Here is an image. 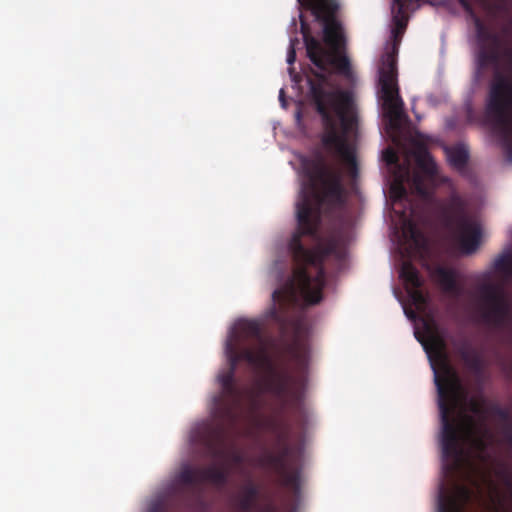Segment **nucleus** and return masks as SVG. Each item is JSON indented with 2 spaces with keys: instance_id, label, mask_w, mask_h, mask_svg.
<instances>
[{
  "instance_id": "1",
  "label": "nucleus",
  "mask_w": 512,
  "mask_h": 512,
  "mask_svg": "<svg viewBox=\"0 0 512 512\" xmlns=\"http://www.w3.org/2000/svg\"><path fill=\"white\" fill-rule=\"evenodd\" d=\"M237 338L225 346L228 368L218 375L221 392L213 397L212 419L195 423L189 441L201 448H226L229 434L245 418L255 433L274 438L279 448H289L292 419L302 425L307 417L303 401L308 352L302 348L292 352L293 374L272 363L258 321H240Z\"/></svg>"
},
{
  "instance_id": "2",
  "label": "nucleus",
  "mask_w": 512,
  "mask_h": 512,
  "mask_svg": "<svg viewBox=\"0 0 512 512\" xmlns=\"http://www.w3.org/2000/svg\"><path fill=\"white\" fill-rule=\"evenodd\" d=\"M302 167L308 183L301 189L296 204L298 227L288 242L293 268L287 280L273 291V305L267 312V316L280 325L285 324L292 307L315 305L322 300L326 283L324 262L336 247L330 243L309 249L303 244L302 237L316 234L324 205L337 207L345 202L339 169L327 164L323 158L304 159Z\"/></svg>"
},
{
  "instance_id": "3",
  "label": "nucleus",
  "mask_w": 512,
  "mask_h": 512,
  "mask_svg": "<svg viewBox=\"0 0 512 512\" xmlns=\"http://www.w3.org/2000/svg\"><path fill=\"white\" fill-rule=\"evenodd\" d=\"M311 10L323 25V41L312 36L308 24L301 19V33L306 54L319 70H312L307 78L309 94L321 117H356L353 97L348 91L332 90L330 76L338 74L351 79L353 70L346 55V36L337 19V0H297Z\"/></svg>"
},
{
  "instance_id": "4",
  "label": "nucleus",
  "mask_w": 512,
  "mask_h": 512,
  "mask_svg": "<svg viewBox=\"0 0 512 512\" xmlns=\"http://www.w3.org/2000/svg\"><path fill=\"white\" fill-rule=\"evenodd\" d=\"M441 422L440 448H489L483 439L490 434L492 421L500 436L512 444V413L483 394L468 396L451 365L445 375H436Z\"/></svg>"
},
{
  "instance_id": "5",
  "label": "nucleus",
  "mask_w": 512,
  "mask_h": 512,
  "mask_svg": "<svg viewBox=\"0 0 512 512\" xmlns=\"http://www.w3.org/2000/svg\"><path fill=\"white\" fill-rule=\"evenodd\" d=\"M475 30L478 67L494 68L487 95L486 114L500 129L507 156L512 160V78L500 70V63L504 59L512 66V47L501 34L489 28L479 18H475Z\"/></svg>"
},
{
  "instance_id": "6",
  "label": "nucleus",
  "mask_w": 512,
  "mask_h": 512,
  "mask_svg": "<svg viewBox=\"0 0 512 512\" xmlns=\"http://www.w3.org/2000/svg\"><path fill=\"white\" fill-rule=\"evenodd\" d=\"M213 463L205 467H192L189 464L182 465L175 475L173 482L168 487L166 495L153 501L148 512H168L170 503L184 510H195L202 506L203 482L223 487L227 484L230 470L224 461L222 452L225 450H207Z\"/></svg>"
},
{
  "instance_id": "7",
  "label": "nucleus",
  "mask_w": 512,
  "mask_h": 512,
  "mask_svg": "<svg viewBox=\"0 0 512 512\" xmlns=\"http://www.w3.org/2000/svg\"><path fill=\"white\" fill-rule=\"evenodd\" d=\"M449 184V194L436 203V214L442 226L457 242L464 255H471L481 244L482 225L477 213L471 208L468 197L460 193L449 178H443Z\"/></svg>"
},
{
  "instance_id": "8",
  "label": "nucleus",
  "mask_w": 512,
  "mask_h": 512,
  "mask_svg": "<svg viewBox=\"0 0 512 512\" xmlns=\"http://www.w3.org/2000/svg\"><path fill=\"white\" fill-rule=\"evenodd\" d=\"M379 85L384 115L391 128L399 129L405 117L404 102L399 95L396 59L392 53H387L382 58V65L379 68Z\"/></svg>"
},
{
  "instance_id": "9",
  "label": "nucleus",
  "mask_w": 512,
  "mask_h": 512,
  "mask_svg": "<svg viewBox=\"0 0 512 512\" xmlns=\"http://www.w3.org/2000/svg\"><path fill=\"white\" fill-rule=\"evenodd\" d=\"M478 291L483 303V321L495 327H503L507 323L511 311L503 289L496 284L484 283Z\"/></svg>"
},
{
  "instance_id": "10",
  "label": "nucleus",
  "mask_w": 512,
  "mask_h": 512,
  "mask_svg": "<svg viewBox=\"0 0 512 512\" xmlns=\"http://www.w3.org/2000/svg\"><path fill=\"white\" fill-rule=\"evenodd\" d=\"M484 450H441V462L446 478H472L477 473L475 452Z\"/></svg>"
},
{
  "instance_id": "11",
  "label": "nucleus",
  "mask_w": 512,
  "mask_h": 512,
  "mask_svg": "<svg viewBox=\"0 0 512 512\" xmlns=\"http://www.w3.org/2000/svg\"><path fill=\"white\" fill-rule=\"evenodd\" d=\"M478 496L473 488L455 484L451 490L440 485L438 495V512H464L467 505Z\"/></svg>"
},
{
  "instance_id": "12",
  "label": "nucleus",
  "mask_w": 512,
  "mask_h": 512,
  "mask_svg": "<svg viewBox=\"0 0 512 512\" xmlns=\"http://www.w3.org/2000/svg\"><path fill=\"white\" fill-rule=\"evenodd\" d=\"M278 456L271 458V468L279 477L281 485L298 493L300 489V468L291 455L292 450H280Z\"/></svg>"
},
{
  "instance_id": "13",
  "label": "nucleus",
  "mask_w": 512,
  "mask_h": 512,
  "mask_svg": "<svg viewBox=\"0 0 512 512\" xmlns=\"http://www.w3.org/2000/svg\"><path fill=\"white\" fill-rule=\"evenodd\" d=\"M259 487L253 482H248L242 487L241 493L236 498V508L239 512H254L259 503Z\"/></svg>"
},
{
  "instance_id": "14",
  "label": "nucleus",
  "mask_w": 512,
  "mask_h": 512,
  "mask_svg": "<svg viewBox=\"0 0 512 512\" xmlns=\"http://www.w3.org/2000/svg\"><path fill=\"white\" fill-rule=\"evenodd\" d=\"M425 349L428 353L432 352L435 354V356L442 361V373L439 374L435 370V376L443 377L445 375V365H450L447 360L445 340L440 335L431 333L428 337V344L425 345Z\"/></svg>"
},
{
  "instance_id": "15",
  "label": "nucleus",
  "mask_w": 512,
  "mask_h": 512,
  "mask_svg": "<svg viewBox=\"0 0 512 512\" xmlns=\"http://www.w3.org/2000/svg\"><path fill=\"white\" fill-rule=\"evenodd\" d=\"M436 275L439 281V284L441 285L442 289L445 292L449 293H459L460 289L457 284V276L456 272L452 268H446L439 266L436 269Z\"/></svg>"
},
{
  "instance_id": "16",
  "label": "nucleus",
  "mask_w": 512,
  "mask_h": 512,
  "mask_svg": "<svg viewBox=\"0 0 512 512\" xmlns=\"http://www.w3.org/2000/svg\"><path fill=\"white\" fill-rule=\"evenodd\" d=\"M418 167L429 177L437 175V165L425 147H419L416 153Z\"/></svg>"
},
{
  "instance_id": "17",
  "label": "nucleus",
  "mask_w": 512,
  "mask_h": 512,
  "mask_svg": "<svg viewBox=\"0 0 512 512\" xmlns=\"http://www.w3.org/2000/svg\"><path fill=\"white\" fill-rule=\"evenodd\" d=\"M449 163L457 169L466 166L469 159V152L463 145H456L446 149Z\"/></svg>"
},
{
  "instance_id": "18",
  "label": "nucleus",
  "mask_w": 512,
  "mask_h": 512,
  "mask_svg": "<svg viewBox=\"0 0 512 512\" xmlns=\"http://www.w3.org/2000/svg\"><path fill=\"white\" fill-rule=\"evenodd\" d=\"M400 277L404 280L407 286L411 288H420L422 286V279L416 267L410 262H404L401 266Z\"/></svg>"
},
{
  "instance_id": "19",
  "label": "nucleus",
  "mask_w": 512,
  "mask_h": 512,
  "mask_svg": "<svg viewBox=\"0 0 512 512\" xmlns=\"http://www.w3.org/2000/svg\"><path fill=\"white\" fill-rule=\"evenodd\" d=\"M460 356L466 366L474 372L476 375H481L484 369L482 358L467 349H462L460 351Z\"/></svg>"
},
{
  "instance_id": "20",
  "label": "nucleus",
  "mask_w": 512,
  "mask_h": 512,
  "mask_svg": "<svg viewBox=\"0 0 512 512\" xmlns=\"http://www.w3.org/2000/svg\"><path fill=\"white\" fill-rule=\"evenodd\" d=\"M403 233L417 246L420 245L424 239L421 230L419 229L415 221L412 219H406L404 221Z\"/></svg>"
},
{
  "instance_id": "21",
  "label": "nucleus",
  "mask_w": 512,
  "mask_h": 512,
  "mask_svg": "<svg viewBox=\"0 0 512 512\" xmlns=\"http://www.w3.org/2000/svg\"><path fill=\"white\" fill-rule=\"evenodd\" d=\"M405 3L406 0H394L393 9L396 10V14L393 17V20L397 30L404 31L407 25V19L405 17Z\"/></svg>"
},
{
  "instance_id": "22",
  "label": "nucleus",
  "mask_w": 512,
  "mask_h": 512,
  "mask_svg": "<svg viewBox=\"0 0 512 512\" xmlns=\"http://www.w3.org/2000/svg\"><path fill=\"white\" fill-rule=\"evenodd\" d=\"M494 268L505 275L512 274V254L500 255L494 262Z\"/></svg>"
},
{
  "instance_id": "23",
  "label": "nucleus",
  "mask_w": 512,
  "mask_h": 512,
  "mask_svg": "<svg viewBox=\"0 0 512 512\" xmlns=\"http://www.w3.org/2000/svg\"><path fill=\"white\" fill-rule=\"evenodd\" d=\"M412 186L415 192L423 198H429L432 195V192L426 186L423 177L419 174L414 175L412 179Z\"/></svg>"
},
{
  "instance_id": "24",
  "label": "nucleus",
  "mask_w": 512,
  "mask_h": 512,
  "mask_svg": "<svg viewBox=\"0 0 512 512\" xmlns=\"http://www.w3.org/2000/svg\"><path fill=\"white\" fill-rule=\"evenodd\" d=\"M409 297L411 298L413 304L417 308H421L426 305L427 299L424 293L420 290V288H411L408 289Z\"/></svg>"
},
{
  "instance_id": "25",
  "label": "nucleus",
  "mask_w": 512,
  "mask_h": 512,
  "mask_svg": "<svg viewBox=\"0 0 512 512\" xmlns=\"http://www.w3.org/2000/svg\"><path fill=\"white\" fill-rule=\"evenodd\" d=\"M299 43L297 38H293L290 40V45L287 52V62L292 65L296 60V49L295 46Z\"/></svg>"
},
{
  "instance_id": "26",
  "label": "nucleus",
  "mask_w": 512,
  "mask_h": 512,
  "mask_svg": "<svg viewBox=\"0 0 512 512\" xmlns=\"http://www.w3.org/2000/svg\"><path fill=\"white\" fill-rule=\"evenodd\" d=\"M254 512H278V508L272 501H268L263 504L258 503Z\"/></svg>"
},
{
  "instance_id": "27",
  "label": "nucleus",
  "mask_w": 512,
  "mask_h": 512,
  "mask_svg": "<svg viewBox=\"0 0 512 512\" xmlns=\"http://www.w3.org/2000/svg\"><path fill=\"white\" fill-rule=\"evenodd\" d=\"M503 484L510 489L512 487V472L505 471L502 473Z\"/></svg>"
},
{
  "instance_id": "28",
  "label": "nucleus",
  "mask_w": 512,
  "mask_h": 512,
  "mask_svg": "<svg viewBox=\"0 0 512 512\" xmlns=\"http://www.w3.org/2000/svg\"><path fill=\"white\" fill-rule=\"evenodd\" d=\"M385 159L388 163H395L397 161V156L391 149H387L385 151Z\"/></svg>"
},
{
  "instance_id": "29",
  "label": "nucleus",
  "mask_w": 512,
  "mask_h": 512,
  "mask_svg": "<svg viewBox=\"0 0 512 512\" xmlns=\"http://www.w3.org/2000/svg\"><path fill=\"white\" fill-rule=\"evenodd\" d=\"M403 32H404L403 30H397V28H396V27H395V28L393 29V31H392L393 36H394V38H395V39H396L397 37L401 36V35L403 34Z\"/></svg>"
},
{
  "instance_id": "30",
  "label": "nucleus",
  "mask_w": 512,
  "mask_h": 512,
  "mask_svg": "<svg viewBox=\"0 0 512 512\" xmlns=\"http://www.w3.org/2000/svg\"><path fill=\"white\" fill-rule=\"evenodd\" d=\"M279 99H280V101L284 102V90L283 89L280 90Z\"/></svg>"
},
{
  "instance_id": "31",
  "label": "nucleus",
  "mask_w": 512,
  "mask_h": 512,
  "mask_svg": "<svg viewBox=\"0 0 512 512\" xmlns=\"http://www.w3.org/2000/svg\"><path fill=\"white\" fill-rule=\"evenodd\" d=\"M399 192H400L401 196L406 194V190H405V188L403 186L399 187Z\"/></svg>"
}]
</instances>
